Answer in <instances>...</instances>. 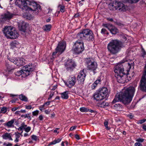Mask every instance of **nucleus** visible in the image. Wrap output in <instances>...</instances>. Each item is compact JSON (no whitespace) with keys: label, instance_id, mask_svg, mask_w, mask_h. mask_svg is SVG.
<instances>
[{"label":"nucleus","instance_id":"nucleus-38","mask_svg":"<svg viewBox=\"0 0 146 146\" xmlns=\"http://www.w3.org/2000/svg\"><path fill=\"white\" fill-rule=\"evenodd\" d=\"M7 111V108L5 107H3L1 109V112L2 113H5Z\"/></svg>","mask_w":146,"mask_h":146},{"label":"nucleus","instance_id":"nucleus-25","mask_svg":"<svg viewBox=\"0 0 146 146\" xmlns=\"http://www.w3.org/2000/svg\"><path fill=\"white\" fill-rule=\"evenodd\" d=\"M15 139L14 140V142L15 143H17L19 141V138L20 137L19 133H15Z\"/></svg>","mask_w":146,"mask_h":146},{"label":"nucleus","instance_id":"nucleus-41","mask_svg":"<svg viewBox=\"0 0 146 146\" xmlns=\"http://www.w3.org/2000/svg\"><path fill=\"white\" fill-rule=\"evenodd\" d=\"M39 111L38 110H36L32 112V114L34 116H37L38 113Z\"/></svg>","mask_w":146,"mask_h":146},{"label":"nucleus","instance_id":"nucleus-64","mask_svg":"<svg viewBox=\"0 0 146 146\" xmlns=\"http://www.w3.org/2000/svg\"><path fill=\"white\" fill-rule=\"evenodd\" d=\"M143 129L145 130L146 131V125H143Z\"/></svg>","mask_w":146,"mask_h":146},{"label":"nucleus","instance_id":"nucleus-34","mask_svg":"<svg viewBox=\"0 0 146 146\" xmlns=\"http://www.w3.org/2000/svg\"><path fill=\"white\" fill-rule=\"evenodd\" d=\"M32 139L33 140H34L35 141H36L38 140V137L36 136L35 135H33L31 136Z\"/></svg>","mask_w":146,"mask_h":146},{"label":"nucleus","instance_id":"nucleus-63","mask_svg":"<svg viewBox=\"0 0 146 146\" xmlns=\"http://www.w3.org/2000/svg\"><path fill=\"white\" fill-rule=\"evenodd\" d=\"M20 111V112L22 113H25L26 112V111L25 110H21Z\"/></svg>","mask_w":146,"mask_h":146},{"label":"nucleus","instance_id":"nucleus-23","mask_svg":"<svg viewBox=\"0 0 146 146\" xmlns=\"http://www.w3.org/2000/svg\"><path fill=\"white\" fill-rule=\"evenodd\" d=\"M118 30L115 27H113L110 24V32L112 34L115 35L118 32Z\"/></svg>","mask_w":146,"mask_h":146},{"label":"nucleus","instance_id":"nucleus-6","mask_svg":"<svg viewBox=\"0 0 146 146\" xmlns=\"http://www.w3.org/2000/svg\"><path fill=\"white\" fill-rule=\"evenodd\" d=\"M123 43L117 40H112L110 42V52L113 54L117 52L121 47H124Z\"/></svg>","mask_w":146,"mask_h":146},{"label":"nucleus","instance_id":"nucleus-45","mask_svg":"<svg viewBox=\"0 0 146 146\" xmlns=\"http://www.w3.org/2000/svg\"><path fill=\"white\" fill-rule=\"evenodd\" d=\"M65 11L64 7L63 6H62L60 7V11L61 12L63 13Z\"/></svg>","mask_w":146,"mask_h":146},{"label":"nucleus","instance_id":"nucleus-46","mask_svg":"<svg viewBox=\"0 0 146 146\" xmlns=\"http://www.w3.org/2000/svg\"><path fill=\"white\" fill-rule=\"evenodd\" d=\"M19 44V43L18 42L15 41L13 42L12 43V44L14 46L17 47V45Z\"/></svg>","mask_w":146,"mask_h":146},{"label":"nucleus","instance_id":"nucleus-10","mask_svg":"<svg viewBox=\"0 0 146 146\" xmlns=\"http://www.w3.org/2000/svg\"><path fill=\"white\" fill-rule=\"evenodd\" d=\"M86 62L88 65V68L89 70H90L93 72L94 74L95 73V70L97 68V64L96 62L94 61L92 58L87 59L86 60Z\"/></svg>","mask_w":146,"mask_h":146},{"label":"nucleus","instance_id":"nucleus-47","mask_svg":"<svg viewBox=\"0 0 146 146\" xmlns=\"http://www.w3.org/2000/svg\"><path fill=\"white\" fill-rule=\"evenodd\" d=\"M144 139H142L141 138H138L137 139L136 141L138 142L142 143Z\"/></svg>","mask_w":146,"mask_h":146},{"label":"nucleus","instance_id":"nucleus-52","mask_svg":"<svg viewBox=\"0 0 146 146\" xmlns=\"http://www.w3.org/2000/svg\"><path fill=\"white\" fill-rule=\"evenodd\" d=\"M29 115V114L27 113L25 115H21V117H24L25 118H26L27 117V115Z\"/></svg>","mask_w":146,"mask_h":146},{"label":"nucleus","instance_id":"nucleus-20","mask_svg":"<svg viewBox=\"0 0 146 146\" xmlns=\"http://www.w3.org/2000/svg\"><path fill=\"white\" fill-rule=\"evenodd\" d=\"M98 91L104 98L106 97L108 94V90L106 87H102L100 88Z\"/></svg>","mask_w":146,"mask_h":146},{"label":"nucleus","instance_id":"nucleus-56","mask_svg":"<svg viewBox=\"0 0 146 146\" xmlns=\"http://www.w3.org/2000/svg\"><path fill=\"white\" fill-rule=\"evenodd\" d=\"M26 18L28 19H30L31 18V16L30 15L28 14L27 15H26Z\"/></svg>","mask_w":146,"mask_h":146},{"label":"nucleus","instance_id":"nucleus-62","mask_svg":"<svg viewBox=\"0 0 146 146\" xmlns=\"http://www.w3.org/2000/svg\"><path fill=\"white\" fill-rule=\"evenodd\" d=\"M146 72V62H145V66L144 73V74H143V75H144L145 74V73H146V72Z\"/></svg>","mask_w":146,"mask_h":146},{"label":"nucleus","instance_id":"nucleus-42","mask_svg":"<svg viewBox=\"0 0 146 146\" xmlns=\"http://www.w3.org/2000/svg\"><path fill=\"white\" fill-rule=\"evenodd\" d=\"M31 129V128L30 127H27L25 128V130L27 132H29Z\"/></svg>","mask_w":146,"mask_h":146},{"label":"nucleus","instance_id":"nucleus-24","mask_svg":"<svg viewBox=\"0 0 146 146\" xmlns=\"http://www.w3.org/2000/svg\"><path fill=\"white\" fill-rule=\"evenodd\" d=\"M68 91H66L61 94V97L64 99H67L68 98Z\"/></svg>","mask_w":146,"mask_h":146},{"label":"nucleus","instance_id":"nucleus-17","mask_svg":"<svg viewBox=\"0 0 146 146\" xmlns=\"http://www.w3.org/2000/svg\"><path fill=\"white\" fill-rule=\"evenodd\" d=\"M28 24L24 22H22L19 26L20 31L25 32L28 27Z\"/></svg>","mask_w":146,"mask_h":146},{"label":"nucleus","instance_id":"nucleus-36","mask_svg":"<svg viewBox=\"0 0 146 146\" xmlns=\"http://www.w3.org/2000/svg\"><path fill=\"white\" fill-rule=\"evenodd\" d=\"M57 85L56 84L53 86H51L50 87V88L52 90H54L57 88Z\"/></svg>","mask_w":146,"mask_h":146},{"label":"nucleus","instance_id":"nucleus-61","mask_svg":"<svg viewBox=\"0 0 146 146\" xmlns=\"http://www.w3.org/2000/svg\"><path fill=\"white\" fill-rule=\"evenodd\" d=\"M39 119L40 120H42L43 119L42 116V115H40L39 117Z\"/></svg>","mask_w":146,"mask_h":146},{"label":"nucleus","instance_id":"nucleus-60","mask_svg":"<svg viewBox=\"0 0 146 146\" xmlns=\"http://www.w3.org/2000/svg\"><path fill=\"white\" fill-rule=\"evenodd\" d=\"M50 101H48V102H46L44 103L46 106H48L50 104Z\"/></svg>","mask_w":146,"mask_h":146},{"label":"nucleus","instance_id":"nucleus-33","mask_svg":"<svg viewBox=\"0 0 146 146\" xmlns=\"http://www.w3.org/2000/svg\"><path fill=\"white\" fill-rule=\"evenodd\" d=\"M6 66L7 67V70H8V71L9 72H11V70L14 69V68H13L11 67L10 66V64H6Z\"/></svg>","mask_w":146,"mask_h":146},{"label":"nucleus","instance_id":"nucleus-8","mask_svg":"<svg viewBox=\"0 0 146 146\" xmlns=\"http://www.w3.org/2000/svg\"><path fill=\"white\" fill-rule=\"evenodd\" d=\"M111 1V3L113 2V4H111V6L113 7V10H117L119 12L125 11H126V7L123 3L121 2H117L116 1Z\"/></svg>","mask_w":146,"mask_h":146},{"label":"nucleus","instance_id":"nucleus-16","mask_svg":"<svg viewBox=\"0 0 146 146\" xmlns=\"http://www.w3.org/2000/svg\"><path fill=\"white\" fill-rule=\"evenodd\" d=\"M10 61L19 66H21L25 64L24 60L22 58L11 59Z\"/></svg>","mask_w":146,"mask_h":146},{"label":"nucleus","instance_id":"nucleus-26","mask_svg":"<svg viewBox=\"0 0 146 146\" xmlns=\"http://www.w3.org/2000/svg\"><path fill=\"white\" fill-rule=\"evenodd\" d=\"M51 25H45L43 27L44 30L45 31H49L50 30Z\"/></svg>","mask_w":146,"mask_h":146},{"label":"nucleus","instance_id":"nucleus-21","mask_svg":"<svg viewBox=\"0 0 146 146\" xmlns=\"http://www.w3.org/2000/svg\"><path fill=\"white\" fill-rule=\"evenodd\" d=\"M2 138L5 139H9L11 140H13V139L11 137V133H6L2 136Z\"/></svg>","mask_w":146,"mask_h":146},{"label":"nucleus","instance_id":"nucleus-54","mask_svg":"<svg viewBox=\"0 0 146 146\" xmlns=\"http://www.w3.org/2000/svg\"><path fill=\"white\" fill-rule=\"evenodd\" d=\"M127 116L131 119H132L134 117V116L131 114L128 115Z\"/></svg>","mask_w":146,"mask_h":146},{"label":"nucleus","instance_id":"nucleus-28","mask_svg":"<svg viewBox=\"0 0 146 146\" xmlns=\"http://www.w3.org/2000/svg\"><path fill=\"white\" fill-rule=\"evenodd\" d=\"M114 106L115 109L117 110H121L123 107L122 106L119 104H115Z\"/></svg>","mask_w":146,"mask_h":146},{"label":"nucleus","instance_id":"nucleus-43","mask_svg":"<svg viewBox=\"0 0 146 146\" xmlns=\"http://www.w3.org/2000/svg\"><path fill=\"white\" fill-rule=\"evenodd\" d=\"M108 122L107 121H106L104 122V125L106 127V128L107 129H109L108 127Z\"/></svg>","mask_w":146,"mask_h":146},{"label":"nucleus","instance_id":"nucleus-5","mask_svg":"<svg viewBox=\"0 0 146 146\" xmlns=\"http://www.w3.org/2000/svg\"><path fill=\"white\" fill-rule=\"evenodd\" d=\"M34 70V67L31 64H28L23 67L22 70L16 72L15 74L17 76L21 75L22 77H25L29 75Z\"/></svg>","mask_w":146,"mask_h":146},{"label":"nucleus","instance_id":"nucleus-32","mask_svg":"<svg viewBox=\"0 0 146 146\" xmlns=\"http://www.w3.org/2000/svg\"><path fill=\"white\" fill-rule=\"evenodd\" d=\"M109 105L108 103L106 102H103L101 103L100 107H104L105 106H108Z\"/></svg>","mask_w":146,"mask_h":146},{"label":"nucleus","instance_id":"nucleus-1","mask_svg":"<svg viewBox=\"0 0 146 146\" xmlns=\"http://www.w3.org/2000/svg\"><path fill=\"white\" fill-rule=\"evenodd\" d=\"M135 91L134 87H130L122 89L119 94L116 95L112 103L114 104L120 101L124 104H129L132 100Z\"/></svg>","mask_w":146,"mask_h":146},{"label":"nucleus","instance_id":"nucleus-31","mask_svg":"<svg viewBox=\"0 0 146 146\" xmlns=\"http://www.w3.org/2000/svg\"><path fill=\"white\" fill-rule=\"evenodd\" d=\"M80 111L82 112H87L89 111V109H88L87 108L82 107L80 109Z\"/></svg>","mask_w":146,"mask_h":146},{"label":"nucleus","instance_id":"nucleus-3","mask_svg":"<svg viewBox=\"0 0 146 146\" xmlns=\"http://www.w3.org/2000/svg\"><path fill=\"white\" fill-rule=\"evenodd\" d=\"M77 37L78 39L81 40L84 39L88 40H93L94 39V34L92 31L89 29L82 30L78 34Z\"/></svg>","mask_w":146,"mask_h":146},{"label":"nucleus","instance_id":"nucleus-50","mask_svg":"<svg viewBox=\"0 0 146 146\" xmlns=\"http://www.w3.org/2000/svg\"><path fill=\"white\" fill-rule=\"evenodd\" d=\"M54 94V92H51L50 94L49 95V97L48 98V100L50 99L51 98H52V97L53 96Z\"/></svg>","mask_w":146,"mask_h":146},{"label":"nucleus","instance_id":"nucleus-49","mask_svg":"<svg viewBox=\"0 0 146 146\" xmlns=\"http://www.w3.org/2000/svg\"><path fill=\"white\" fill-rule=\"evenodd\" d=\"M146 121V119H142L141 120H140L139 121L138 123L140 124H142L145 122Z\"/></svg>","mask_w":146,"mask_h":146},{"label":"nucleus","instance_id":"nucleus-18","mask_svg":"<svg viewBox=\"0 0 146 146\" xmlns=\"http://www.w3.org/2000/svg\"><path fill=\"white\" fill-rule=\"evenodd\" d=\"M13 16V15L9 12H7L1 15L2 21L6 20L11 19Z\"/></svg>","mask_w":146,"mask_h":146},{"label":"nucleus","instance_id":"nucleus-48","mask_svg":"<svg viewBox=\"0 0 146 146\" xmlns=\"http://www.w3.org/2000/svg\"><path fill=\"white\" fill-rule=\"evenodd\" d=\"M135 146H142V145L141 143L137 142L135 143Z\"/></svg>","mask_w":146,"mask_h":146},{"label":"nucleus","instance_id":"nucleus-11","mask_svg":"<svg viewBox=\"0 0 146 146\" xmlns=\"http://www.w3.org/2000/svg\"><path fill=\"white\" fill-rule=\"evenodd\" d=\"M30 10L34 11V13L37 14L41 10L39 4L35 2H32L30 4Z\"/></svg>","mask_w":146,"mask_h":146},{"label":"nucleus","instance_id":"nucleus-39","mask_svg":"<svg viewBox=\"0 0 146 146\" xmlns=\"http://www.w3.org/2000/svg\"><path fill=\"white\" fill-rule=\"evenodd\" d=\"M104 27L110 30V24L108 23L103 24L102 25Z\"/></svg>","mask_w":146,"mask_h":146},{"label":"nucleus","instance_id":"nucleus-57","mask_svg":"<svg viewBox=\"0 0 146 146\" xmlns=\"http://www.w3.org/2000/svg\"><path fill=\"white\" fill-rule=\"evenodd\" d=\"M4 145H6V146H12L13 144L11 143H9L7 144L5 143H4L3 144Z\"/></svg>","mask_w":146,"mask_h":146},{"label":"nucleus","instance_id":"nucleus-12","mask_svg":"<svg viewBox=\"0 0 146 146\" xmlns=\"http://www.w3.org/2000/svg\"><path fill=\"white\" fill-rule=\"evenodd\" d=\"M64 65L65 67L68 71L72 70L75 66L74 61L71 59L66 60Z\"/></svg>","mask_w":146,"mask_h":146},{"label":"nucleus","instance_id":"nucleus-2","mask_svg":"<svg viewBox=\"0 0 146 146\" xmlns=\"http://www.w3.org/2000/svg\"><path fill=\"white\" fill-rule=\"evenodd\" d=\"M127 61V60H122L120 62L121 63L118 64L115 66L114 72L117 74L116 77L117 81L119 83H124L125 82V78L126 77V75L124 72L123 66L121 64Z\"/></svg>","mask_w":146,"mask_h":146},{"label":"nucleus","instance_id":"nucleus-29","mask_svg":"<svg viewBox=\"0 0 146 146\" xmlns=\"http://www.w3.org/2000/svg\"><path fill=\"white\" fill-rule=\"evenodd\" d=\"M27 127V125L25 124V123H23L21 124V126L19 127L18 129V130L19 131H22L23 129H25V128Z\"/></svg>","mask_w":146,"mask_h":146},{"label":"nucleus","instance_id":"nucleus-7","mask_svg":"<svg viewBox=\"0 0 146 146\" xmlns=\"http://www.w3.org/2000/svg\"><path fill=\"white\" fill-rule=\"evenodd\" d=\"M66 48V44L65 42H61L59 43L57 47L55 49V51L52 54V57L51 58V60L54 59L56 57V54L57 53L60 54L64 52Z\"/></svg>","mask_w":146,"mask_h":146},{"label":"nucleus","instance_id":"nucleus-30","mask_svg":"<svg viewBox=\"0 0 146 146\" xmlns=\"http://www.w3.org/2000/svg\"><path fill=\"white\" fill-rule=\"evenodd\" d=\"M61 139H58L56 140H55L51 142L49 144V145H53L56 144L57 143H58L59 142L61 141Z\"/></svg>","mask_w":146,"mask_h":146},{"label":"nucleus","instance_id":"nucleus-40","mask_svg":"<svg viewBox=\"0 0 146 146\" xmlns=\"http://www.w3.org/2000/svg\"><path fill=\"white\" fill-rule=\"evenodd\" d=\"M141 55L142 56L144 57L145 56L146 54V53L145 51V50L143 48H142L141 50Z\"/></svg>","mask_w":146,"mask_h":146},{"label":"nucleus","instance_id":"nucleus-9","mask_svg":"<svg viewBox=\"0 0 146 146\" xmlns=\"http://www.w3.org/2000/svg\"><path fill=\"white\" fill-rule=\"evenodd\" d=\"M84 49L83 43L82 41H76L73 46V50L75 53L79 54L83 51Z\"/></svg>","mask_w":146,"mask_h":146},{"label":"nucleus","instance_id":"nucleus-13","mask_svg":"<svg viewBox=\"0 0 146 146\" xmlns=\"http://www.w3.org/2000/svg\"><path fill=\"white\" fill-rule=\"evenodd\" d=\"M84 70L83 69L79 73L77 77V79L79 84H82L83 83L85 80L86 75L84 72Z\"/></svg>","mask_w":146,"mask_h":146},{"label":"nucleus","instance_id":"nucleus-14","mask_svg":"<svg viewBox=\"0 0 146 146\" xmlns=\"http://www.w3.org/2000/svg\"><path fill=\"white\" fill-rule=\"evenodd\" d=\"M76 77L74 76L70 77L66 83V85L69 88L74 86L76 82Z\"/></svg>","mask_w":146,"mask_h":146},{"label":"nucleus","instance_id":"nucleus-44","mask_svg":"<svg viewBox=\"0 0 146 146\" xmlns=\"http://www.w3.org/2000/svg\"><path fill=\"white\" fill-rule=\"evenodd\" d=\"M101 80L100 79H98L97 80H96L94 82V83L96 84L97 85L98 84H100V82H101Z\"/></svg>","mask_w":146,"mask_h":146},{"label":"nucleus","instance_id":"nucleus-59","mask_svg":"<svg viewBox=\"0 0 146 146\" xmlns=\"http://www.w3.org/2000/svg\"><path fill=\"white\" fill-rule=\"evenodd\" d=\"M75 137L76 139H77L79 140L80 139L79 135L77 134L75 135Z\"/></svg>","mask_w":146,"mask_h":146},{"label":"nucleus","instance_id":"nucleus-58","mask_svg":"<svg viewBox=\"0 0 146 146\" xmlns=\"http://www.w3.org/2000/svg\"><path fill=\"white\" fill-rule=\"evenodd\" d=\"M19 108V107H14L12 108V111H15Z\"/></svg>","mask_w":146,"mask_h":146},{"label":"nucleus","instance_id":"nucleus-27","mask_svg":"<svg viewBox=\"0 0 146 146\" xmlns=\"http://www.w3.org/2000/svg\"><path fill=\"white\" fill-rule=\"evenodd\" d=\"M19 98L20 99L25 102H27L28 101L27 98L25 96L22 94L20 95L19 96Z\"/></svg>","mask_w":146,"mask_h":146},{"label":"nucleus","instance_id":"nucleus-55","mask_svg":"<svg viewBox=\"0 0 146 146\" xmlns=\"http://www.w3.org/2000/svg\"><path fill=\"white\" fill-rule=\"evenodd\" d=\"M76 127H77L76 126L71 127L70 128V130L72 131V130H74V129H75Z\"/></svg>","mask_w":146,"mask_h":146},{"label":"nucleus","instance_id":"nucleus-35","mask_svg":"<svg viewBox=\"0 0 146 146\" xmlns=\"http://www.w3.org/2000/svg\"><path fill=\"white\" fill-rule=\"evenodd\" d=\"M129 3H135L139 1L140 0H127Z\"/></svg>","mask_w":146,"mask_h":146},{"label":"nucleus","instance_id":"nucleus-19","mask_svg":"<svg viewBox=\"0 0 146 146\" xmlns=\"http://www.w3.org/2000/svg\"><path fill=\"white\" fill-rule=\"evenodd\" d=\"M93 97L95 100L97 101L102 100L105 98L98 91L95 92L94 94Z\"/></svg>","mask_w":146,"mask_h":146},{"label":"nucleus","instance_id":"nucleus-15","mask_svg":"<svg viewBox=\"0 0 146 146\" xmlns=\"http://www.w3.org/2000/svg\"><path fill=\"white\" fill-rule=\"evenodd\" d=\"M15 4L20 8L24 9V8L27 7V3L26 0H17L15 3Z\"/></svg>","mask_w":146,"mask_h":146},{"label":"nucleus","instance_id":"nucleus-37","mask_svg":"<svg viewBox=\"0 0 146 146\" xmlns=\"http://www.w3.org/2000/svg\"><path fill=\"white\" fill-rule=\"evenodd\" d=\"M101 33L103 34H106L107 35H109V33L107 32L106 30L104 29H102L101 30Z\"/></svg>","mask_w":146,"mask_h":146},{"label":"nucleus","instance_id":"nucleus-22","mask_svg":"<svg viewBox=\"0 0 146 146\" xmlns=\"http://www.w3.org/2000/svg\"><path fill=\"white\" fill-rule=\"evenodd\" d=\"M15 121V119H12L11 120L8 121L7 123L5 124V125L7 126L8 127H13L14 125H13Z\"/></svg>","mask_w":146,"mask_h":146},{"label":"nucleus","instance_id":"nucleus-51","mask_svg":"<svg viewBox=\"0 0 146 146\" xmlns=\"http://www.w3.org/2000/svg\"><path fill=\"white\" fill-rule=\"evenodd\" d=\"M26 109L28 110H30L32 108V107L31 105H29L27 106L26 105L25 106Z\"/></svg>","mask_w":146,"mask_h":146},{"label":"nucleus","instance_id":"nucleus-4","mask_svg":"<svg viewBox=\"0 0 146 146\" xmlns=\"http://www.w3.org/2000/svg\"><path fill=\"white\" fill-rule=\"evenodd\" d=\"M5 36L7 38L15 39L19 36L17 31L15 28L10 26H6L3 30Z\"/></svg>","mask_w":146,"mask_h":146},{"label":"nucleus","instance_id":"nucleus-53","mask_svg":"<svg viewBox=\"0 0 146 146\" xmlns=\"http://www.w3.org/2000/svg\"><path fill=\"white\" fill-rule=\"evenodd\" d=\"M96 86L97 85L94 83L92 86V88L93 89H94V88H95Z\"/></svg>","mask_w":146,"mask_h":146}]
</instances>
